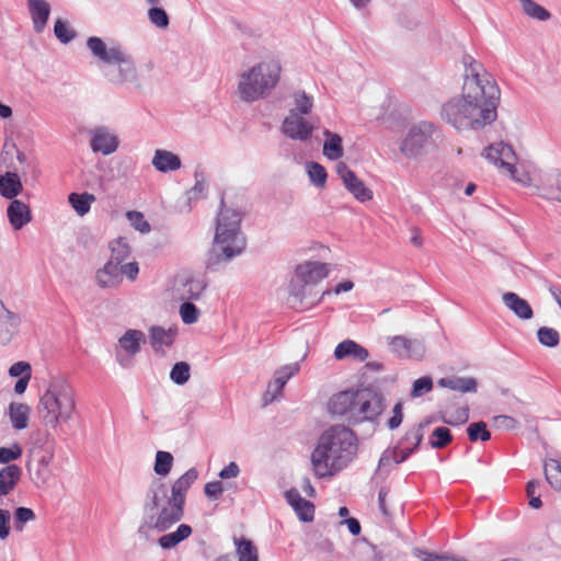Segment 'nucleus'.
I'll return each mask as SVG.
<instances>
[{"label":"nucleus","instance_id":"42","mask_svg":"<svg viewBox=\"0 0 561 561\" xmlns=\"http://www.w3.org/2000/svg\"><path fill=\"white\" fill-rule=\"evenodd\" d=\"M173 465V456L169 451L159 450L156 454L153 470L156 474L165 477L170 473Z\"/></svg>","mask_w":561,"mask_h":561},{"label":"nucleus","instance_id":"6","mask_svg":"<svg viewBox=\"0 0 561 561\" xmlns=\"http://www.w3.org/2000/svg\"><path fill=\"white\" fill-rule=\"evenodd\" d=\"M382 401L379 393L368 389L341 391L330 399L329 412L350 424L374 421L383 410Z\"/></svg>","mask_w":561,"mask_h":561},{"label":"nucleus","instance_id":"11","mask_svg":"<svg viewBox=\"0 0 561 561\" xmlns=\"http://www.w3.org/2000/svg\"><path fill=\"white\" fill-rule=\"evenodd\" d=\"M329 274L328 264L321 262H305L299 264L295 270V296L301 295L299 290H302L306 285L313 288L324 279Z\"/></svg>","mask_w":561,"mask_h":561},{"label":"nucleus","instance_id":"12","mask_svg":"<svg viewBox=\"0 0 561 561\" xmlns=\"http://www.w3.org/2000/svg\"><path fill=\"white\" fill-rule=\"evenodd\" d=\"M146 343V334L136 329H128L119 339V350L116 351V360L122 367H128L131 357L141 351V345Z\"/></svg>","mask_w":561,"mask_h":561},{"label":"nucleus","instance_id":"61","mask_svg":"<svg viewBox=\"0 0 561 561\" xmlns=\"http://www.w3.org/2000/svg\"><path fill=\"white\" fill-rule=\"evenodd\" d=\"M392 413H393V415L389 419L388 426L390 430H396L401 425L402 420H403L401 402H398L394 404Z\"/></svg>","mask_w":561,"mask_h":561},{"label":"nucleus","instance_id":"31","mask_svg":"<svg viewBox=\"0 0 561 561\" xmlns=\"http://www.w3.org/2000/svg\"><path fill=\"white\" fill-rule=\"evenodd\" d=\"M31 409L25 403L11 402L8 415L14 430L21 431L27 427Z\"/></svg>","mask_w":561,"mask_h":561},{"label":"nucleus","instance_id":"58","mask_svg":"<svg viewBox=\"0 0 561 561\" xmlns=\"http://www.w3.org/2000/svg\"><path fill=\"white\" fill-rule=\"evenodd\" d=\"M10 512L0 508V539L4 540L10 535Z\"/></svg>","mask_w":561,"mask_h":561},{"label":"nucleus","instance_id":"39","mask_svg":"<svg viewBox=\"0 0 561 561\" xmlns=\"http://www.w3.org/2000/svg\"><path fill=\"white\" fill-rule=\"evenodd\" d=\"M519 2L523 12L534 20L547 21L551 16L550 12L547 9H545L534 0H519Z\"/></svg>","mask_w":561,"mask_h":561},{"label":"nucleus","instance_id":"21","mask_svg":"<svg viewBox=\"0 0 561 561\" xmlns=\"http://www.w3.org/2000/svg\"><path fill=\"white\" fill-rule=\"evenodd\" d=\"M21 323L20 316L5 308L0 300V343L7 344L16 333Z\"/></svg>","mask_w":561,"mask_h":561},{"label":"nucleus","instance_id":"45","mask_svg":"<svg viewBox=\"0 0 561 561\" xmlns=\"http://www.w3.org/2000/svg\"><path fill=\"white\" fill-rule=\"evenodd\" d=\"M129 253L130 250L127 242L123 238H118L111 243V257L108 261H115L117 265H121L128 257Z\"/></svg>","mask_w":561,"mask_h":561},{"label":"nucleus","instance_id":"20","mask_svg":"<svg viewBox=\"0 0 561 561\" xmlns=\"http://www.w3.org/2000/svg\"><path fill=\"white\" fill-rule=\"evenodd\" d=\"M285 497L301 522L309 523L313 520L314 505L310 501L301 497L296 489L288 490L285 493Z\"/></svg>","mask_w":561,"mask_h":561},{"label":"nucleus","instance_id":"59","mask_svg":"<svg viewBox=\"0 0 561 561\" xmlns=\"http://www.w3.org/2000/svg\"><path fill=\"white\" fill-rule=\"evenodd\" d=\"M224 492L220 481H211L205 484L204 493L209 499H218Z\"/></svg>","mask_w":561,"mask_h":561},{"label":"nucleus","instance_id":"17","mask_svg":"<svg viewBox=\"0 0 561 561\" xmlns=\"http://www.w3.org/2000/svg\"><path fill=\"white\" fill-rule=\"evenodd\" d=\"M389 345L399 357L420 360L425 354V345L417 339H408L403 335L391 337Z\"/></svg>","mask_w":561,"mask_h":561},{"label":"nucleus","instance_id":"38","mask_svg":"<svg viewBox=\"0 0 561 561\" xmlns=\"http://www.w3.org/2000/svg\"><path fill=\"white\" fill-rule=\"evenodd\" d=\"M307 174L310 182L318 188H323L327 184L328 173L323 165L310 161L306 163Z\"/></svg>","mask_w":561,"mask_h":561},{"label":"nucleus","instance_id":"60","mask_svg":"<svg viewBox=\"0 0 561 561\" xmlns=\"http://www.w3.org/2000/svg\"><path fill=\"white\" fill-rule=\"evenodd\" d=\"M413 451L414 448H410V446L401 445V443H399V445L393 448L394 463L399 465L405 461Z\"/></svg>","mask_w":561,"mask_h":561},{"label":"nucleus","instance_id":"25","mask_svg":"<svg viewBox=\"0 0 561 561\" xmlns=\"http://www.w3.org/2000/svg\"><path fill=\"white\" fill-rule=\"evenodd\" d=\"M504 305L514 314L522 320H529L534 317V311L529 302L517 294L508 291L502 296Z\"/></svg>","mask_w":561,"mask_h":561},{"label":"nucleus","instance_id":"14","mask_svg":"<svg viewBox=\"0 0 561 561\" xmlns=\"http://www.w3.org/2000/svg\"><path fill=\"white\" fill-rule=\"evenodd\" d=\"M483 156L494 165L500 168L501 170L511 174L513 179L516 181H520L516 178V156L511 146L504 142H497L490 145L485 150Z\"/></svg>","mask_w":561,"mask_h":561},{"label":"nucleus","instance_id":"62","mask_svg":"<svg viewBox=\"0 0 561 561\" xmlns=\"http://www.w3.org/2000/svg\"><path fill=\"white\" fill-rule=\"evenodd\" d=\"M139 268L136 262L119 265L121 276L126 275L130 280H134L138 275Z\"/></svg>","mask_w":561,"mask_h":561},{"label":"nucleus","instance_id":"40","mask_svg":"<svg viewBox=\"0 0 561 561\" xmlns=\"http://www.w3.org/2000/svg\"><path fill=\"white\" fill-rule=\"evenodd\" d=\"M428 424L430 421H424L409 428L400 440L401 445L410 446V448H414L415 450L423 439V428Z\"/></svg>","mask_w":561,"mask_h":561},{"label":"nucleus","instance_id":"51","mask_svg":"<svg viewBox=\"0 0 561 561\" xmlns=\"http://www.w3.org/2000/svg\"><path fill=\"white\" fill-rule=\"evenodd\" d=\"M35 519V513L28 507H18L14 512V528L22 531L27 522Z\"/></svg>","mask_w":561,"mask_h":561},{"label":"nucleus","instance_id":"47","mask_svg":"<svg viewBox=\"0 0 561 561\" xmlns=\"http://www.w3.org/2000/svg\"><path fill=\"white\" fill-rule=\"evenodd\" d=\"M148 19L152 25L158 28L164 30L170 24V19L164 9L158 5H151L148 10Z\"/></svg>","mask_w":561,"mask_h":561},{"label":"nucleus","instance_id":"48","mask_svg":"<svg viewBox=\"0 0 561 561\" xmlns=\"http://www.w3.org/2000/svg\"><path fill=\"white\" fill-rule=\"evenodd\" d=\"M467 434L471 442L482 440L486 442L491 438V433L486 428V424L483 421L471 423L467 427Z\"/></svg>","mask_w":561,"mask_h":561},{"label":"nucleus","instance_id":"26","mask_svg":"<svg viewBox=\"0 0 561 561\" xmlns=\"http://www.w3.org/2000/svg\"><path fill=\"white\" fill-rule=\"evenodd\" d=\"M151 163L156 170L162 173L176 171L182 165L181 159L178 154L163 149H157L154 151Z\"/></svg>","mask_w":561,"mask_h":561},{"label":"nucleus","instance_id":"18","mask_svg":"<svg viewBox=\"0 0 561 561\" xmlns=\"http://www.w3.org/2000/svg\"><path fill=\"white\" fill-rule=\"evenodd\" d=\"M294 287L295 280L291 279L289 284L288 304L291 308L296 310L309 309L318 305L325 296L331 295V290H324L322 291L320 297H317L319 291L316 288L306 285V287H304L302 290H299L301 295L296 297Z\"/></svg>","mask_w":561,"mask_h":561},{"label":"nucleus","instance_id":"34","mask_svg":"<svg viewBox=\"0 0 561 561\" xmlns=\"http://www.w3.org/2000/svg\"><path fill=\"white\" fill-rule=\"evenodd\" d=\"M192 534V527L186 524L178 526L175 531L165 534L158 539V543L162 549H172L180 542L188 538Z\"/></svg>","mask_w":561,"mask_h":561},{"label":"nucleus","instance_id":"4","mask_svg":"<svg viewBox=\"0 0 561 561\" xmlns=\"http://www.w3.org/2000/svg\"><path fill=\"white\" fill-rule=\"evenodd\" d=\"M242 214L225 206L224 198L217 215L215 237L208 253L207 268L217 270L230 262L245 249V238L241 232Z\"/></svg>","mask_w":561,"mask_h":561},{"label":"nucleus","instance_id":"9","mask_svg":"<svg viewBox=\"0 0 561 561\" xmlns=\"http://www.w3.org/2000/svg\"><path fill=\"white\" fill-rule=\"evenodd\" d=\"M434 133L435 126L431 122L414 124L400 145L401 152L408 158H417L432 145Z\"/></svg>","mask_w":561,"mask_h":561},{"label":"nucleus","instance_id":"55","mask_svg":"<svg viewBox=\"0 0 561 561\" xmlns=\"http://www.w3.org/2000/svg\"><path fill=\"white\" fill-rule=\"evenodd\" d=\"M492 421L493 425L499 430L513 431L518 426L517 420L510 415H496Z\"/></svg>","mask_w":561,"mask_h":561},{"label":"nucleus","instance_id":"2","mask_svg":"<svg viewBox=\"0 0 561 561\" xmlns=\"http://www.w3.org/2000/svg\"><path fill=\"white\" fill-rule=\"evenodd\" d=\"M197 478L198 471L188 469L173 482L170 495L168 485L160 479H153L144 500L138 533L142 534L145 528L164 533L179 523L184 515L186 493Z\"/></svg>","mask_w":561,"mask_h":561},{"label":"nucleus","instance_id":"29","mask_svg":"<svg viewBox=\"0 0 561 561\" xmlns=\"http://www.w3.org/2000/svg\"><path fill=\"white\" fill-rule=\"evenodd\" d=\"M176 331L164 329L160 325H152L149 329V342L153 351L159 352L163 346H171L174 342Z\"/></svg>","mask_w":561,"mask_h":561},{"label":"nucleus","instance_id":"3","mask_svg":"<svg viewBox=\"0 0 561 561\" xmlns=\"http://www.w3.org/2000/svg\"><path fill=\"white\" fill-rule=\"evenodd\" d=\"M356 451L354 432L344 425L331 426L320 436L311 454L314 474L319 478L333 476L348 465Z\"/></svg>","mask_w":561,"mask_h":561},{"label":"nucleus","instance_id":"16","mask_svg":"<svg viewBox=\"0 0 561 561\" xmlns=\"http://www.w3.org/2000/svg\"><path fill=\"white\" fill-rule=\"evenodd\" d=\"M335 171L342 180L345 188L359 202L364 203L373 198V192L357 175L347 167L345 162H337Z\"/></svg>","mask_w":561,"mask_h":561},{"label":"nucleus","instance_id":"49","mask_svg":"<svg viewBox=\"0 0 561 561\" xmlns=\"http://www.w3.org/2000/svg\"><path fill=\"white\" fill-rule=\"evenodd\" d=\"M54 34L62 44L70 43L76 37V32L69 27L67 22L57 19L54 25Z\"/></svg>","mask_w":561,"mask_h":561},{"label":"nucleus","instance_id":"7","mask_svg":"<svg viewBox=\"0 0 561 561\" xmlns=\"http://www.w3.org/2000/svg\"><path fill=\"white\" fill-rule=\"evenodd\" d=\"M36 411L45 427L56 430L60 423H67L76 411L72 387L64 379H51L41 396Z\"/></svg>","mask_w":561,"mask_h":561},{"label":"nucleus","instance_id":"56","mask_svg":"<svg viewBox=\"0 0 561 561\" xmlns=\"http://www.w3.org/2000/svg\"><path fill=\"white\" fill-rule=\"evenodd\" d=\"M543 183L548 186L556 187L557 194L554 192H551V196L556 197L558 201L561 202V172H552L549 173L545 180Z\"/></svg>","mask_w":561,"mask_h":561},{"label":"nucleus","instance_id":"5","mask_svg":"<svg viewBox=\"0 0 561 561\" xmlns=\"http://www.w3.org/2000/svg\"><path fill=\"white\" fill-rule=\"evenodd\" d=\"M87 47L92 56L103 64L102 70L108 82L123 85L137 81L135 60L122 45H107L101 37L91 36L87 39Z\"/></svg>","mask_w":561,"mask_h":561},{"label":"nucleus","instance_id":"53","mask_svg":"<svg viewBox=\"0 0 561 561\" xmlns=\"http://www.w3.org/2000/svg\"><path fill=\"white\" fill-rule=\"evenodd\" d=\"M433 389V380L430 376H424L416 379L413 382V387L411 390L412 398H419L423 394L430 392Z\"/></svg>","mask_w":561,"mask_h":561},{"label":"nucleus","instance_id":"30","mask_svg":"<svg viewBox=\"0 0 561 561\" xmlns=\"http://www.w3.org/2000/svg\"><path fill=\"white\" fill-rule=\"evenodd\" d=\"M438 386L454 391L477 392L478 382L473 377H445L438 380Z\"/></svg>","mask_w":561,"mask_h":561},{"label":"nucleus","instance_id":"57","mask_svg":"<svg viewBox=\"0 0 561 561\" xmlns=\"http://www.w3.org/2000/svg\"><path fill=\"white\" fill-rule=\"evenodd\" d=\"M9 375L11 377H24L32 375V367L27 362L20 360L11 365L9 368Z\"/></svg>","mask_w":561,"mask_h":561},{"label":"nucleus","instance_id":"41","mask_svg":"<svg viewBox=\"0 0 561 561\" xmlns=\"http://www.w3.org/2000/svg\"><path fill=\"white\" fill-rule=\"evenodd\" d=\"M451 440L453 434L450 430L445 426H439L433 431L428 444L434 449H442L449 445Z\"/></svg>","mask_w":561,"mask_h":561},{"label":"nucleus","instance_id":"24","mask_svg":"<svg viewBox=\"0 0 561 561\" xmlns=\"http://www.w3.org/2000/svg\"><path fill=\"white\" fill-rule=\"evenodd\" d=\"M95 277L101 288H115L123 279L119 273V265H117L115 261H107L105 265L96 272Z\"/></svg>","mask_w":561,"mask_h":561},{"label":"nucleus","instance_id":"19","mask_svg":"<svg viewBox=\"0 0 561 561\" xmlns=\"http://www.w3.org/2000/svg\"><path fill=\"white\" fill-rule=\"evenodd\" d=\"M91 135L90 146L93 152L108 156L117 150L119 145L118 138L107 127H96L91 131Z\"/></svg>","mask_w":561,"mask_h":561},{"label":"nucleus","instance_id":"28","mask_svg":"<svg viewBox=\"0 0 561 561\" xmlns=\"http://www.w3.org/2000/svg\"><path fill=\"white\" fill-rule=\"evenodd\" d=\"M334 356L336 359H343L345 357H353L359 362H364L368 358V351L355 341L345 340L339 343L334 350Z\"/></svg>","mask_w":561,"mask_h":561},{"label":"nucleus","instance_id":"1","mask_svg":"<svg viewBox=\"0 0 561 561\" xmlns=\"http://www.w3.org/2000/svg\"><path fill=\"white\" fill-rule=\"evenodd\" d=\"M462 93L442 106L443 119L457 130L481 129L496 119L501 91L484 66L471 55L462 56Z\"/></svg>","mask_w":561,"mask_h":561},{"label":"nucleus","instance_id":"27","mask_svg":"<svg viewBox=\"0 0 561 561\" xmlns=\"http://www.w3.org/2000/svg\"><path fill=\"white\" fill-rule=\"evenodd\" d=\"M22 469L18 465H8L0 469V496L11 493L18 485Z\"/></svg>","mask_w":561,"mask_h":561},{"label":"nucleus","instance_id":"35","mask_svg":"<svg viewBox=\"0 0 561 561\" xmlns=\"http://www.w3.org/2000/svg\"><path fill=\"white\" fill-rule=\"evenodd\" d=\"M238 561H259V551L254 542L245 537L233 538Z\"/></svg>","mask_w":561,"mask_h":561},{"label":"nucleus","instance_id":"13","mask_svg":"<svg viewBox=\"0 0 561 561\" xmlns=\"http://www.w3.org/2000/svg\"><path fill=\"white\" fill-rule=\"evenodd\" d=\"M300 363L295 362L280 366L274 371L273 378L268 381L266 391L263 394L264 403H271L282 396L287 381L300 371Z\"/></svg>","mask_w":561,"mask_h":561},{"label":"nucleus","instance_id":"32","mask_svg":"<svg viewBox=\"0 0 561 561\" xmlns=\"http://www.w3.org/2000/svg\"><path fill=\"white\" fill-rule=\"evenodd\" d=\"M325 140L323 142V154L332 161L339 160L344 156L342 137L329 129L323 130Z\"/></svg>","mask_w":561,"mask_h":561},{"label":"nucleus","instance_id":"23","mask_svg":"<svg viewBox=\"0 0 561 561\" xmlns=\"http://www.w3.org/2000/svg\"><path fill=\"white\" fill-rule=\"evenodd\" d=\"M7 215L11 226L15 230L22 229L32 220L30 207L19 199H13L9 204Z\"/></svg>","mask_w":561,"mask_h":561},{"label":"nucleus","instance_id":"54","mask_svg":"<svg viewBox=\"0 0 561 561\" xmlns=\"http://www.w3.org/2000/svg\"><path fill=\"white\" fill-rule=\"evenodd\" d=\"M127 218L130 221V225L141 233H147L150 231V225L145 219L144 215L139 211L131 210L127 213Z\"/></svg>","mask_w":561,"mask_h":561},{"label":"nucleus","instance_id":"8","mask_svg":"<svg viewBox=\"0 0 561 561\" xmlns=\"http://www.w3.org/2000/svg\"><path fill=\"white\" fill-rule=\"evenodd\" d=\"M280 65L277 61H263L240 75L238 92L241 100L254 102L265 98L278 83Z\"/></svg>","mask_w":561,"mask_h":561},{"label":"nucleus","instance_id":"50","mask_svg":"<svg viewBox=\"0 0 561 561\" xmlns=\"http://www.w3.org/2000/svg\"><path fill=\"white\" fill-rule=\"evenodd\" d=\"M180 316L185 324H193L198 320L199 310L191 300L183 301L180 307Z\"/></svg>","mask_w":561,"mask_h":561},{"label":"nucleus","instance_id":"64","mask_svg":"<svg viewBox=\"0 0 561 561\" xmlns=\"http://www.w3.org/2000/svg\"><path fill=\"white\" fill-rule=\"evenodd\" d=\"M424 561H463L450 554H438L433 552H426L423 558Z\"/></svg>","mask_w":561,"mask_h":561},{"label":"nucleus","instance_id":"33","mask_svg":"<svg viewBox=\"0 0 561 561\" xmlns=\"http://www.w3.org/2000/svg\"><path fill=\"white\" fill-rule=\"evenodd\" d=\"M22 191V183L16 173L5 172L0 175V194L1 196L13 199Z\"/></svg>","mask_w":561,"mask_h":561},{"label":"nucleus","instance_id":"44","mask_svg":"<svg viewBox=\"0 0 561 561\" xmlns=\"http://www.w3.org/2000/svg\"><path fill=\"white\" fill-rule=\"evenodd\" d=\"M538 342L546 347H556L560 343L559 332L549 327H540L537 331Z\"/></svg>","mask_w":561,"mask_h":561},{"label":"nucleus","instance_id":"63","mask_svg":"<svg viewBox=\"0 0 561 561\" xmlns=\"http://www.w3.org/2000/svg\"><path fill=\"white\" fill-rule=\"evenodd\" d=\"M240 473V468L237 465V462L231 461L229 465H227L225 468H222L219 472V477L221 479H231L237 478Z\"/></svg>","mask_w":561,"mask_h":561},{"label":"nucleus","instance_id":"52","mask_svg":"<svg viewBox=\"0 0 561 561\" xmlns=\"http://www.w3.org/2000/svg\"><path fill=\"white\" fill-rule=\"evenodd\" d=\"M23 454L22 447L14 443L11 447H0V463L10 465L11 461L19 459Z\"/></svg>","mask_w":561,"mask_h":561},{"label":"nucleus","instance_id":"36","mask_svg":"<svg viewBox=\"0 0 561 561\" xmlns=\"http://www.w3.org/2000/svg\"><path fill=\"white\" fill-rule=\"evenodd\" d=\"M94 201L95 196L90 193H71L68 196L69 204L79 216L88 214Z\"/></svg>","mask_w":561,"mask_h":561},{"label":"nucleus","instance_id":"10","mask_svg":"<svg viewBox=\"0 0 561 561\" xmlns=\"http://www.w3.org/2000/svg\"><path fill=\"white\" fill-rule=\"evenodd\" d=\"M206 288L203 277L195 276L191 272H182L174 276L171 286V296L175 300L190 301L198 299Z\"/></svg>","mask_w":561,"mask_h":561},{"label":"nucleus","instance_id":"15","mask_svg":"<svg viewBox=\"0 0 561 561\" xmlns=\"http://www.w3.org/2000/svg\"><path fill=\"white\" fill-rule=\"evenodd\" d=\"M314 128L313 123L306 119L304 115H297L296 111H289L282 124V133L286 137L299 141L310 139Z\"/></svg>","mask_w":561,"mask_h":561},{"label":"nucleus","instance_id":"43","mask_svg":"<svg viewBox=\"0 0 561 561\" xmlns=\"http://www.w3.org/2000/svg\"><path fill=\"white\" fill-rule=\"evenodd\" d=\"M295 107L290 111H296L297 115H307L311 112L313 106L312 96L308 95L305 91H296L294 93Z\"/></svg>","mask_w":561,"mask_h":561},{"label":"nucleus","instance_id":"46","mask_svg":"<svg viewBox=\"0 0 561 561\" xmlns=\"http://www.w3.org/2000/svg\"><path fill=\"white\" fill-rule=\"evenodd\" d=\"M191 367L186 362H178L170 371V379L179 386L186 383L190 379Z\"/></svg>","mask_w":561,"mask_h":561},{"label":"nucleus","instance_id":"22","mask_svg":"<svg viewBox=\"0 0 561 561\" xmlns=\"http://www.w3.org/2000/svg\"><path fill=\"white\" fill-rule=\"evenodd\" d=\"M27 8L36 33H42L46 27L50 14V5L45 0H27Z\"/></svg>","mask_w":561,"mask_h":561},{"label":"nucleus","instance_id":"37","mask_svg":"<svg viewBox=\"0 0 561 561\" xmlns=\"http://www.w3.org/2000/svg\"><path fill=\"white\" fill-rule=\"evenodd\" d=\"M547 482L557 491H561V459H550L545 465Z\"/></svg>","mask_w":561,"mask_h":561}]
</instances>
